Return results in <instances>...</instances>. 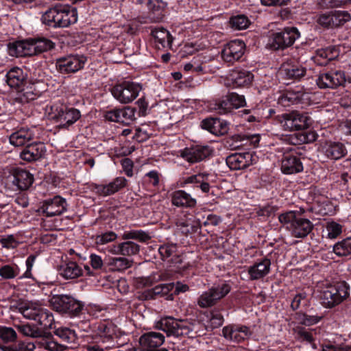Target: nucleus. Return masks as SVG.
<instances>
[{"label": "nucleus", "instance_id": "nucleus-23", "mask_svg": "<svg viewBox=\"0 0 351 351\" xmlns=\"http://www.w3.org/2000/svg\"><path fill=\"white\" fill-rule=\"evenodd\" d=\"M201 127L216 136H222L228 133V123L226 121L218 118H208L201 123Z\"/></svg>", "mask_w": 351, "mask_h": 351}, {"label": "nucleus", "instance_id": "nucleus-26", "mask_svg": "<svg viewBox=\"0 0 351 351\" xmlns=\"http://www.w3.org/2000/svg\"><path fill=\"white\" fill-rule=\"evenodd\" d=\"M322 152L328 158L338 160L346 154L347 149L340 142L326 141L322 147Z\"/></svg>", "mask_w": 351, "mask_h": 351}, {"label": "nucleus", "instance_id": "nucleus-4", "mask_svg": "<svg viewBox=\"0 0 351 351\" xmlns=\"http://www.w3.org/2000/svg\"><path fill=\"white\" fill-rule=\"evenodd\" d=\"M155 327L164 331L169 337L188 335L193 330V325L188 321L176 319L172 317L161 318L156 322Z\"/></svg>", "mask_w": 351, "mask_h": 351}, {"label": "nucleus", "instance_id": "nucleus-6", "mask_svg": "<svg viewBox=\"0 0 351 351\" xmlns=\"http://www.w3.org/2000/svg\"><path fill=\"white\" fill-rule=\"evenodd\" d=\"M230 290L231 286L228 282H220L215 284L200 295L197 304L202 308L212 306L224 298Z\"/></svg>", "mask_w": 351, "mask_h": 351}, {"label": "nucleus", "instance_id": "nucleus-33", "mask_svg": "<svg viewBox=\"0 0 351 351\" xmlns=\"http://www.w3.org/2000/svg\"><path fill=\"white\" fill-rule=\"evenodd\" d=\"M22 169L19 167H13L10 170L9 175L5 178V186L13 191L19 193L22 191L21 185Z\"/></svg>", "mask_w": 351, "mask_h": 351}, {"label": "nucleus", "instance_id": "nucleus-50", "mask_svg": "<svg viewBox=\"0 0 351 351\" xmlns=\"http://www.w3.org/2000/svg\"><path fill=\"white\" fill-rule=\"evenodd\" d=\"M10 143L19 148V156L22 158V131L19 130L13 132L9 137Z\"/></svg>", "mask_w": 351, "mask_h": 351}, {"label": "nucleus", "instance_id": "nucleus-57", "mask_svg": "<svg viewBox=\"0 0 351 351\" xmlns=\"http://www.w3.org/2000/svg\"><path fill=\"white\" fill-rule=\"evenodd\" d=\"M223 322V317L220 313L217 311H212L210 313L209 324L211 328H216L221 326Z\"/></svg>", "mask_w": 351, "mask_h": 351}, {"label": "nucleus", "instance_id": "nucleus-10", "mask_svg": "<svg viewBox=\"0 0 351 351\" xmlns=\"http://www.w3.org/2000/svg\"><path fill=\"white\" fill-rule=\"evenodd\" d=\"M281 127L285 131L301 130L310 125V118L306 114L294 111L283 114L279 119Z\"/></svg>", "mask_w": 351, "mask_h": 351}, {"label": "nucleus", "instance_id": "nucleus-54", "mask_svg": "<svg viewBox=\"0 0 351 351\" xmlns=\"http://www.w3.org/2000/svg\"><path fill=\"white\" fill-rule=\"evenodd\" d=\"M0 243L3 247L9 249L16 247L20 243V241H18L14 235L10 234L1 238Z\"/></svg>", "mask_w": 351, "mask_h": 351}, {"label": "nucleus", "instance_id": "nucleus-14", "mask_svg": "<svg viewBox=\"0 0 351 351\" xmlns=\"http://www.w3.org/2000/svg\"><path fill=\"white\" fill-rule=\"evenodd\" d=\"M346 82V77L342 71L320 73L316 80V83L320 88H335L343 86Z\"/></svg>", "mask_w": 351, "mask_h": 351}, {"label": "nucleus", "instance_id": "nucleus-1", "mask_svg": "<svg viewBox=\"0 0 351 351\" xmlns=\"http://www.w3.org/2000/svg\"><path fill=\"white\" fill-rule=\"evenodd\" d=\"M23 318L34 322L32 325L23 322V335L27 337H41L44 330L53 328L52 313L35 302L23 301Z\"/></svg>", "mask_w": 351, "mask_h": 351}, {"label": "nucleus", "instance_id": "nucleus-8", "mask_svg": "<svg viewBox=\"0 0 351 351\" xmlns=\"http://www.w3.org/2000/svg\"><path fill=\"white\" fill-rule=\"evenodd\" d=\"M49 302L56 311L71 315L78 314L82 308L79 301L67 295H53Z\"/></svg>", "mask_w": 351, "mask_h": 351}, {"label": "nucleus", "instance_id": "nucleus-34", "mask_svg": "<svg viewBox=\"0 0 351 351\" xmlns=\"http://www.w3.org/2000/svg\"><path fill=\"white\" fill-rule=\"evenodd\" d=\"M132 261L129 258L123 256L112 257L110 256L107 258V264L113 271H122L132 265Z\"/></svg>", "mask_w": 351, "mask_h": 351}, {"label": "nucleus", "instance_id": "nucleus-41", "mask_svg": "<svg viewBox=\"0 0 351 351\" xmlns=\"http://www.w3.org/2000/svg\"><path fill=\"white\" fill-rule=\"evenodd\" d=\"M121 238L123 240L135 239L145 242L149 240L151 237L147 232L142 230H132L130 231H125L121 235Z\"/></svg>", "mask_w": 351, "mask_h": 351}, {"label": "nucleus", "instance_id": "nucleus-40", "mask_svg": "<svg viewBox=\"0 0 351 351\" xmlns=\"http://www.w3.org/2000/svg\"><path fill=\"white\" fill-rule=\"evenodd\" d=\"M8 53L12 57L22 56V39L21 38L9 39L7 44Z\"/></svg>", "mask_w": 351, "mask_h": 351}, {"label": "nucleus", "instance_id": "nucleus-51", "mask_svg": "<svg viewBox=\"0 0 351 351\" xmlns=\"http://www.w3.org/2000/svg\"><path fill=\"white\" fill-rule=\"evenodd\" d=\"M215 109L218 111L219 114H226L230 113L233 110L230 101L227 97L215 104Z\"/></svg>", "mask_w": 351, "mask_h": 351}, {"label": "nucleus", "instance_id": "nucleus-53", "mask_svg": "<svg viewBox=\"0 0 351 351\" xmlns=\"http://www.w3.org/2000/svg\"><path fill=\"white\" fill-rule=\"evenodd\" d=\"M228 97L233 109L239 108L245 104V99L243 95L232 93L228 95Z\"/></svg>", "mask_w": 351, "mask_h": 351}, {"label": "nucleus", "instance_id": "nucleus-12", "mask_svg": "<svg viewBox=\"0 0 351 351\" xmlns=\"http://www.w3.org/2000/svg\"><path fill=\"white\" fill-rule=\"evenodd\" d=\"M22 69L16 66L11 69L6 75V82L10 86V97L15 102L22 103Z\"/></svg>", "mask_w": 351, "mask_h": 351}, {"label": "nucleus", "instance_id": "nucleus-9", "mask_svg": "<svg viewBox=\"0 0 351 351\" xmlns=\"http://www.w3.org/2000/svg\"><path fill=\"white\" fill-rule=\"evenodd\" d=\"M351 20V14L346 10H334L320 14L317 19L319 25L326 28L343 26Z\"/></svg>", "mask_w": 351, "mask_h": 351}, {"label": "nucleus", "instance_id": "nucleus-56", "mask_svg": "<svg viewBox=\"0 0 351 351\" xmlns=\"http://www.w3.org/2000/svg\"><path fill=\"white\" fill-rule=\"evenodd\" d=\"M321 319L320 316L304 314L298 318V320L301 324L309 326L318 323Z\"/></svg>", "mask_w": 351, "mask_h": 351}, {"label": "nucleus", "instance_id": "nucleus-15", "mask_svg": "<svg viewBox=\"0 0 351 351\" xmlns=\"http://www.w3.org/2000/svg\"><path fill=\"white\" fill-rule=\"evenodd\" d=\"M54 47V43L46 38L23 40V57L32 56Z\"/></svg>", "mask_w": 351, "mask_h": 351}, {"label": "nucleus", "instance_id": "nucleus-22", "mask_svg": "<svg viewBox=\"0 0 351 351\" xmlns=\"http://www.w3.org/2000/svg\"><path fill=\"white\" fill-rule=\"evenodd\" d=\"M140 246L132 241H123L117 244H113L107 247V251L113 255H121L124 257H130L139 252Z\"/></svg>", "mask_w": 351, "mask_h": 351}, {"label": "nucleus", "instance_id": "nucleus-25", "mask_svg": "<svg viewBox=\"0 0 351 351\" xmlns=\"http://www.w3.org/2000/svg\"><path fill=\"white\" fill-rule=\"evenodd\" d=\"M127 182V180L123 177H118L108 184H96L94 191L102 196L112 195L123 188Z\"/></svg>", "mask_w": 351, "mask_h": 351}, {"label": "nucleus", "instance_id": "nucleus-21", "mask_svg": "<svg viewBox=\"0 0 351 351\" xmlns=\"http://www.w3.org/2000/svg\"><path fill=\"white\" fill-rule=\"evenodd\" d=\"M226 164L232 170L247 168L255 162V158L250 152L235 153L226 158Z\"/></svg>", "mask_w": 351, "mask_h": 351}, {"label": "nucleus", "instance_id": "nucleus-61", "mask_svg": "<svg viewBox=\"0 0 351 351\" xmlns=\"http://www.w3.org/2000/svg\"><path fill=\"white\" fill-rule=\"evenodd\" d=\"M43 347L49 351H64L66 348L65 346L53 341H45L43 343Z\"/></svg>", "mask_w": 351, "mask_h": 351}, {"label": "nucleus", "instance_id": "nucleus-3", "mask_svg": "<svg viewBox=\"0 0 351 351\" xmlns=\"http://www.w3.org/2000/svg\"><path fill=\"white\" fill-rule=\"evenodd\" d=\"M42 19L47 25L54 27H65L77 21L75 8L58 5L47 10Z\"/></svg>", "mask_w": 351, "mask_h": 351}, {"label": "nucleus", "instance_id": "nucleus-45", "mask_svg": "<svg viewBox=\"0 0 351 351\" xmlns=\"http://www.w3.org/2000/svg\"><path fill=\"white\" fill-rule=\"evenodd\" d=\"M302 97V93L300 91L294 92L289 90L281 97L280 100L282 103L287 101L291 104H295L300 102Z\"/></svg>", "mask_w": 351, "mask_h": 351}, {"label": "nucleus", "instance_id": "nucleus-55", "mask_svg": "<svg viewBox=\"0 0 351 351\" xmlns=\"http://www.w3.org/2000/svg\"><path fill=\"white\" fill-rule=\"evenodd\" d=\"M176 245H164L159 247L158 252L163 260L171 257L176 251Z\"/></svg>", "mask_w": 351, "mask_h": 351}, {"label": "nucleus", "instance_id": "nucleus-16", "mask_svg": "<svg viewBox=\"0 0 351 351\" xmlns=\"http://www.w3.org/2000/svg\"><path fill=\"white\" fill-rule=\"evenodd\" d=\"M85 62L86 58L83 56L70 55L58 58L56 64L60 72L69 73L82 69Z\"/></svg>", "mask_w": 351, "mask_h": 351}, {"label": "nucleus", "instance_id": "nucleus-20", "mask_svg": "<svg viewBox=\"0 0 351 351\" xmlns=\"http://www.w3.org/2000/svg\"><path fill=\"white\" fill-rule=\"evenodd\" d=\"M222 333L226 339L239 343L248 339L252 335V331L245 326L230 325L225 326Z\"/></svg>", "mask_w": 351, "mask_h": 351}, {"label": "nucleus", "instance_id": "nucleus-27", "mask_svg": "<svg viewBox=\"0 0 351 351\" xmlns=\"http://www.w3.org/2000/svg\"><path fill=\"white\" fill-rule=\"evenodd\" d=\"M80 117L81 113L77 109L61 108L53 117L60 122L61 125L66 127L76 122Z\"/></svg>", "mask_w": 351, "mask_h": 351}, {"label": "nucleus", "instance_id": "nucleus-59", "mask_svg": "<svg viewBox=\"0 0 351 351\" xmlns=\"http://www.w3.org/2000/svg\"><path fill=\"white\" fill-rule=\"evenodd\" d=\"M307 302L306 294L305 293H300L297 294L293 299L291 306L293 310L298 309L302 304H306Z\"/></svg>", "mask_w": 351, "mask_h": 351}, {"label": "nucleus", "instance_id": "nucleus-24", "mask_svg": "<svg viewBox=\"0 0 351 351\" xmlns=\"http://www.w3.org/2000/svg\"><path fill=\"white\" fill-rule=\"evenodd\" d=\"M271 269V261L265 258L250 266L247 269V274L250 280H256L262 279L267 276Z\"/></svg>", "mask_w": 351, "mask_h": 351}, {"label": "nucleus", "instance_id": "nucleus-17", "mask_svg": "<svg viewBox=\"0 0 351 351\" xmlns=\"http://www.w3.org/2000/svg\"><path fill=\"white\" fill-rule=\"evenodd\" d=\"M212 153L208 146L196 145L186 147L180 151V157L189 163L199 162L208 158Z\"/></svg>", "mask_w": 351, "mask_h": 351}, {"label": "nucleus", "instance_id": "nucleus-31", "mask_svg": "<svg viewBox=\"0 0 351 351\" xmlns=\"http://www.w3.org/2000/svg\"><path fill=\"white\" fill-rule=\"evenodd\" d=\"M23 143V160L34 161L39 159L45 151V145L40 143H35L25 146Z\"/></svg>", "mask_w": 351, "mask_h": 351}, {"label": "nucleus", "instance_id": "nucleus-13", "mask_svg": "<svg viewBox=\"0 0 351 351\" xmlns=\"http://www.w3.org/2000/svg\"><path fill=\"white\" fill-rule=\"evenodd\" d=\"M164 341L165 337L160 332H148L139 338V346L132 348L130 351H158V348Z\"/></svg>", "mask_w": 351, "mask_h": 351}, {"label": "nucleus", "instance_id": "nucleus-5", "mask_svg": "<svg viewBox=\"0 0 351 351\" xmlns=\"http://www.w3.org/2000/svg\"><path fill=\"white\" fill-rule=\"evenodd\" d=\"M349 295V286L345 282L330 285L321 293L320 300L323 306L332 308L342 302Z\"/></svg>", "mask_w": 351, "mask_h": 351}, {"label": "nucleus", "instance_id": "nucleus-35", "mask_svg": "<svg viewBox=\"0 0 351 351\" xmlns=\"http://www.w3.org/2000/svg\"><path fill=\"white\" fill-rule=\"evenodd\" d=\"M306 70L302 66H284L280 73L288 79L300 80L306 74Z\"/></svg>", "mask_w": 351, "mask_h": 351}, {"label": "nucleus", "instance_id": "nucleus-39", "mask_svg": "<svg viewBox=\"0 0 351 351\" xmlns=\"http://www.w3.org/2000/svg\"><path fill=\"white\" fill-rule=\"evenodd\" d=\"M55 328L54 333L62 341L66 343L74 342L77 338L76 333L73 330L67 327H53Z\"/></svg>", "mask_w": 351, "mask_h": 351}, {"label": "nucleus", "instance_id": "nucleus-19", "mask_svg": "<svg viewBox=\"0 0 351 351\" xmlns=\"http://www.w3.org/2000/svg\"><path fill=\"white\" fill-rule=\"evenodd\" d=\"M67 204L66 199L59 195L51 199H46L41 208V211L47 217L60 215L66 210Z\"/></svg>", "mask_w": 351, "mask_h": 351}, {"label": "nucleus", "instance_id": "nucleus-52", "mask_svg": "<svg viewBox=\"0 0 351 351\" xmlns=\"http://www.w3.org/2000/svg\"><path fill=\"white\" fill-rule=\"evenodd\" d=\"M117 238V234L115 232L112 231H108L96 236L95 243L97 245H105L108 243L115 241Z\"/></svg>", "mask_w": 351, "mask_h": 351}, {"label": "nucleus", "instance_id": "nucleus-47", "mask_svg": "<svg viewBox=\"0 0 351 351\" xmlns=\"http://www.w3.org/2000/svg\"><path fill=\"white\" fill-rule=\"evenodd\" d=\"M148 9L152 10L154 13L156 12L157 20H160L163 14L162 9L165 6V3L159 0H149L147 3Z\"/></svg>", "mask_w": 351, "mask_h": 351}, {"label": "nucleus", "instance_id": "nucleus-32", "mask_svg": "<svg viewBox=\"0 0 351 351\" xmlns=\"http://www.w3.org/2000/svg\"><path fill=\"white\" fill-rule=\"evenodd\" d=\"M59 273L65 279H75L83 274V270L76 262L69 261L60 266Z\"/></svg>", "mask_w": 351, "mask_h": 351}, {"label": "nucleus", "instance_id": "nucleus-46", "mask_svg": "<svg viewBox=\"0 0 351 351\" xmlns=\"http://www.w3.org/2000/svg\"><path fill=\"white\" fill-rule=\"evenodd\" d=\"M17 335L15 330L10 327L0 328V339L5 343L15 341Z\"/></svg>", "mask_w": 351, "mask_h": 351}, {"label": "nucleus", "instance_id": "nucleus-62", "mask_svg": "<svg viewBox=\"0 0 351 351\" xmlns=\"http://www.w3.org/2000/svg\"><path fill=\"white\" fill-rule=\"evenodd\" d=\"M36 256L35 255H30L25 261L26 265V271L25 274H23V278H32V273L31 270L32 268V266L35 262Z\"/></svg>", "mask_w": 351, "mask_h": 351}, {"label": "nucleus", "instance_id": "nucleus-7", "mask_svg": "<svg viewBox=\"0 0 351 351\" xmlns=\"http://www.w3.org/2000/svg\"><path fill=\"white\" fill-rule=\"evenodd\" d=\"M138 83L125 81L115 85L111 90L112 95L121 104H129L133 101L141 90Z\"/></svg>", "mask_w": 351, "mask_h": 351}, {"label": "nucleus", "instance_id": "nucleus-58", "mask_svg": "<svg viewBox=\"0 0 351 351\" xmlns=\"http://www.w3.org/2000/svg\"><path fill=\"white\" fill-rule=\"evenodd\" d=\"M317 134L315 131H308L298 134V141L302 143H311L316 141Z\"/></svg>", "mask_w": 351, "mask_h": 351}, {"label": "nucleus", "instance_id": "nucleus-42", "mask_svg": "<svg viewBox=\"0 0 351 351\" xmlns=\"http://www.w3.org/2000/svg\"><path fill=\"white\" fill-rule=\"evenodd\" d=\"M295 335V339L300 342L312 343L314 337L311 330H309L302 326H296L293 328Z\"/></svg>", "mask_w": 351, "mask_h": 351}, {"label": "nucleus", "instance_id": "nucleus-64", "mask_svg": "<svg viewBox=\"0 0 351 351\" xmlns=\"http://www.w3.org/2000/svg\"><path fill=\"white\" fill-rule=\"evenodd\" d=\"M322 351H351V347L336 346L330 343L322 346Z\"/></svg>", "mask_w": 351, "mask_h": 351}, {"label": "nucleus", "instance_id": "nucleus-30", "mask_svg": "<svg viewBox=\"0 0 351 351\" xmlns=\"http://www.w3.org/2000/svg\"><path fill=\"white\" fill-rule=\"evenodd\" d=\"M171 202L177 207L193 208L196 204V199L184 191L178 190L172 193Z\"/></svg>", "mask_w": 351, "mask_h": 351}, {"label": "nucleus", "instance_id": "nucleus-37", "mask_svg": "<svg viewBox=\"0 0 351 351\" xmlns=\"http://www.w3.org/2000/svg\"><path fill=\"white\" fill-rule=\"evenodd\" d=\"M174 283L160 284L152 289L154 295L164 297L167 300H172L173 299Z\"/></svg>", "mask_w": 351, "mask_h": 351}, {"label": "nucleus", "instance_id": "nucleus-44", "mask_svg": "<svg viewBox=\"0 0 351 351\" xmlns=\"http://www.w3.org/2000/svg\"><path fill=\"white\" fill-rule=\"evenodd\" d=\"M136 110L131 107L120 108V123L128 125L136 119Z\"/></svg>", "mask_w": 351, "mask_h": 351}, {"label": "nucleus", "instance_id": "nucleus-43", "mask_svg": "<svg viewBox=\"0 0 351 351\" xmlns=\"http://www.w3.org/2000/svg\"><path fill=\"white\" fill-rule=\"evenodd\" d=\"M230 24L234 29L241 30L248 27L250 21L245 15H237L230 18Z\"/></svg>", "mask_w": 351, "mask_h": 351}, {"label": "nucleus", "instance_id": "nucleus-18", "mask_svg": "<svg viewBox=\"0 0 351 351\" xmlns=\"http://www.w3.org/2000/svg\"><path fill=\"white\" fill-rule=\"evenodd\" d=\"M245 49V44L242 40H231L223 47L221 58L226 62L232 63L243 56Z\"/></svg>", "mask_w": 351, "mask_h": 351}, {"label": "nucleus", "instance_id": "nucleus-48", "mask_svg": "<svg viewBox=\"0 0 351 351\" xmlns=\"http://www.w3.org/2000/svg\"><path fill=\"white\" fill-rule=\"evenodd\" d=\"M207 176L206 174L199 173L197 175H193L186 178H183L179 182V186L180 187H185L189 184H192L197 187V185L201 182V179L205 178Z\"/></svg>", "mask_w": 351, "mask_h": 351}, {"label": "nucleus", "instance_id": "nucleus-28", "mask_svg": "<svg viewBox=\"0 0 351 351\" xmlns=\"http://www.w3.org/2000/svg\"><path fill=\"white\" fill-rule=\"evenodd\" d=\"M254 78L253 74L244 69H234L230 75L229 81L233 88L244 87L250 85Z\"/></svg>", "mask_w": 351, "mask_h": 351}, {"label": "nucleus", "instance_id": "nucleus-60", "mask_svg": "<svg viewBox=\"0 0 351 351\" xmlns=\"http://www.w3.org/2000/svg\"><path fill=\"white\" fill-rule=\"evenodd\" d=\"M119 117L120 108L108 110L104 114L105 119L112 122L120 123Z\"/></svg>", "mask_w": 351, "mask_h": 351}, {"label": "nucleus", "instance_id": "nucleus-49", "mask_svg": "<svg viewBox=\"0 0 351 351\" xmlns=\"http://www.w3.org/2000/svg\"><path fill=\"white\" fill-rule=\"evenodd\" d=\"M326 229L328 232V237L330 239L337 238L342 232V226L335 221L328 222Z\"/></svg>", "mask_w": 351, "mask_h": 351}, {"label": "nucleus", "instance_id": "nucleus-2", "mask_svg": "<svg viewBox=\"0 0 351 351\" xmlns=\"http://www.w3.org/2000/svg\"><path fill=\"white\" fill-rule=\"evenodd\" d=\"M279 221L290 230L292 236L304 238L312 230L313 225L308 219L302 217L300 210H289L278 216Z\"/></svg>", "mask_w": 351, "mask_h": 351}, {"label": "nucleus", "instance_id": "nucleus-11", "mask_svg": "<svg viewBox=\"0 0 351 351\" xmlns=\"http://www.w3.org/2000/svg\"><path fill=\"white\" fill-rule=\"evenodd\" d=\"M300 36L296 27H287L272 34L271 45L275 49H284L292 45Z\"/></svg>", "mask_w": 351, "mask_h": 351}, {"label": "nucleus", "instance_id": "nucleus-63", "mask_svg": "<svg viewBox=\"0 0 351 351\" xmlns=\"http://www.w3.org/2000/svg\"><path fill=\"white\" fill-rule=\"evenodd\" d=\"M90 263L92 267L95 269H101L104 265L101 257L99 255L92 254L90 256Z\"/></svg>", "mask_w": 351, "mask_h": 351}, {"label": "nucleus", "instance_id": "nucleus-29", "mask_svg": "<svg viewBox=\"0 0 351 351\" xmlns=\"http://www.w3.org/2000/svg\"><path fill=\"white\" fill-rule=\"evenodd\" d=\"M281 170L285 174L296 173L303 170V165L299 158L287 155L282 160Z\"/></svg>", "mask_w": 351, "mask_h": 351}, {"label": "nucleus", "instance_id": "nucleus-36", "mask_svg": "<svg viewBox=\"0 0 351 351\" xmlns=\"http://www.w3.org/2000/svg\"><path fill=\"white\" fill-rule=\"evenodd\" d=\"M152 34L162 47H171L173 38L167 29L164 28H156L152 31Z\"/></svg>", "mask_w": 351, "mask_h": 351}, {"label": "nucleus", "instance_id": "nucleus-38", "mask_svg": "<svg viewBox=\"0 0 351 351\" xmlns=\"http://www.w3.org/2000/svg\"><path fill=\"white\" fill-rule=\"evenodd\" d=\"M333 252L339 256L351 254V237H348L337 243L333 246Z\"/></svg>", "mask_w": 351, "mask_h": 351}]
</instances>
